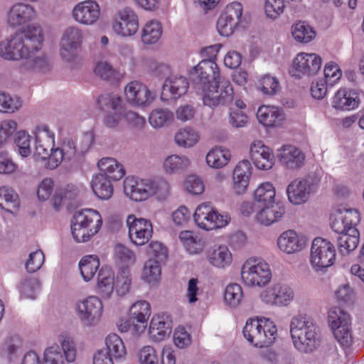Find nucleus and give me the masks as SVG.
I'll use <instances>...</instances> for the list:
<instances>
[{"mask_svg":"<svg viewBox=\"0 0 364 364\" xmlns=\"http://www.w3.org/2000/svg\"><path fill=\"white\" fill-rule=\"evenodd\" d=\"M278 158L281 164L291 170L303 166L305 155L299 148L293 145H284L278 150Z\"/></svg>","mask_w":364,"mask_h":364,"instance_id":"31","label":"nucleus"},{"mask_svg":"<svg viewBox=\"0 0 364 364\" xmlns=\"http://www.w3.org/2000/svg\"><path fill=\"white\" fill-rule=\"evenodd\" d=\"M179 240L186 251L190 255H199L203 252L205 242L203 239L191 230H183L179 233Z\"/></svg>","mask_w":364,"mask_h":364,"instance_id":"37","label":"nucleus"},{"mask_svg":"<svg viewBox=\"0 0 364 364\" xmlns=\"http://www.w3.org/2000/svg\"><path fill=\"white\" fill-rule=\"evenodd\" d=\"M125 114L124 107L117 110L107 111L102 117V123L107 128L115 129L120 126L123 119H125Z\"/></svg>","mask_w":364,"mask_h":364,"instance_id":"57","label":"nucleus"},{"mask_svg":"<svg viewBox=\"0 0 364 364\" xmlns=\"http://www.w3.org/2000/svg\"><path fill=\"white\" fill-rule=\"evenodd\" d=\"M58 341L67 362H74L76 358L77 350L73 339L65 333H61L58 336Z\"/></svg>","mask_w":364,"mask_h":364,"instance_id":"58","label":"nucleus"},{"mask_svg":"<svg viewBox=\"0 0 364 364\" xmlns=\"http://www.w3.org/2000/svg\"><path fill=\"white\" fill-rule=\"evenodd\" d=\"M360 222V213L356 209L338 206L335 208L330 215L331 229L338 233L350 232V229H357Z\"/></svg>","mask_w":364,"mask_h":364,"instance_id":"18","label":"nucleus"},{"mask_svg":"<svg viewBox=\"0 0 364 364\" xmlns=\"http://www.w3.org/2000/svg\"><path fill=\"white\" fill-rule=\"evenodd\" d=\"M100 261L96 255H87L83 256L78 263L80 275L82 279L88 282L95 276L100 270Z\"/></svg>","mask_w":364,"mask_h":364,"instance_id":"39","label":"nucleus"},{"mask_svg":"<svg viewBox=\"0 0 364 364\" xmlns=\"http://www.w3.org/2000/svg\"><path fill=\"white\" fill-rule=\"evenodd\" d=\"M137 360L139 364H159V354L154 346L147 345L139 350Z\"/></svg>","mask_w":364,"mask_h":364,"instance_id":"61","label":"nucleus"},{"mask_svg":"<svg viewBox=\"0 0 364 364\" xmlns=\"http://www.w3.org/2000/svg\"><path fill=\"white\" fill-rule=\"evenodd\" d=\"M293 38L301 43H308L316 37L313 28L304 21H298L291 27Z\"/></svg>","mask_w":364,"mask_h":364,"instance_id":"48","label":"nucleus"},{"mask_svg":"<svg viewBox=\"0 0 364 364\" xmlns=\"http://www.w3.org/2000/svg\"><path fill=\"white\" fill-rule=\"evenodd\" d=\"M350 232L341 234L338 239V248L341 254H348L354 250L359 243V232L357 229H350Z\"/></svg>","mask_w":364,"mask_h":364,"instance_id":"50","label":"nucleus"},{"mask_svg":"<svg viewBox=\"0 0 364 364\" xmlns=\"http://www.w3.org/2000/svg\"><path fill=\"white\" fill-rule=\"evenodd\" d=\"M114 278L113 272L107 268L102 267L97 276V291L103 298L111 297L114 289Z\"/></svg>","mask_w":364,"mask_h":364,"instance_id":"45","label":"nucleus"},{"mask_svg":"<svg viewBox=\"0 0 364 364\" xmlns=\"http://www.w3.org/2000/svg\"><path fill=\"white\" fill-rule=\"evenodd\" d=\"M336 259L334 245L328 240L316 237L310 247L309 262L315 272H325L333 266Z\"/></svg>","mask_w":364,"mask_h":364,"instance_id":"10","label":"nucleus"},{"mask_svg":"<svg viewBox=\"0 0 364 364\" xmlns=\"http://www.w3.org/2000/svg\"><path fill=\"white\" fill-rule=\"evenodd\" d=\"M83 35L77 27H69L63 33L60 43L80 48Z\"/></svg>","mask_w":364,"mask_h":364,"instance_id":"63","label":"nucleus"},{"mask_svg":"<svg viewBox=\"0 0 364 364\" xmlns=\"http://www.w3.org/2000/svg\"><path fill=\"white\" fill-rule=\"evenodd\" d=\"M257 118L266 127H279L283 125L285 116L282 109L275 106L262 105L257 112Z\"/></svg>","mask_w":364,"mask_h":364,"instance_id":"33","label":"nucleus"},{"mask_svg":"<svg viewBox=\"0 0 364 364\" xmlns=\"http://www.w3.org/2000/svg\"><path fill=\"white\" fill-rule=\"evenodd\" d=\"M322 65L321 57L316 53L301 52L292 60L289 68L291 76L301 79L316 75Z\"/></svg>","mask_w":364,"mask_h":364,"instance_id":"12","label":"nucleus"},{"mask_svg":"<svg viewBox=\"0 0 364 364\" xmlns=\"http://www.w3.org/2000/svg\"><path fill=\"white\" fill-rule=\"evenodd\" d=\"M333 294L338 302L343 304L353 302L356 297L355 290L350 287L349 284L340 285L334 291Z\"/></svg>","mask_w":364,"mask_h":364,"instance_id":"64","label":"nucleus"},{"mask_svg":"<svg viewBox=\"0 0 364 364\" xmlns=\"http://www.w3.org/2000/svg\"><path fill=\"white\" fill-rule=\"evenodd\" d=\"M193 217L196 225L206 231L226 227L231 221L229 213L219 212L211 203L205 202L199 204Z\"/></svg>","mask_w":364,"mask_h":364,"instance_id":"11","label":"nucleus"},{"mask_svg":"<svg viewBox=\"0 0 364 364\" xmlns=\"http://www.w3.org/2000/svg\"><path fill=\"white\" fill-rule=\"evenodd\" d=\"M128 236L131 243L134 246H143L148 243L154 233L151 220L144 218H136L130 214L126 220Z\"/></svg>","mask_w":364,"mask_h":364,"instance_id":"17","label":"nucleus"},{"mask_svg":"<svg viewBox=\"0 0 364 364\" xmlns=\"http://www.w3.org/2000/svg\"><path fill=\"white\" fill-rule=\"evenodd\" d=\"M173 119V114L166 109H155L151 111L149 121L151 126L155 129H159Z\"/></svg>","mask_w":364,"mask_h":364,"instance_id":"55","label":"nucleus"},{"mask_svg":"<svg viewBox=\"0 0 364 364\" xmlns=\"http://www.w3.org/2000/svg\"><path fill=\"white\" fill-rule=\"evenodd\" d=\"M127 102L136 107H149L156 98L155 93L143 82L133 80L124 88Z\"/></svg>","mask_w":364,"mask_h":364,"instance_id":"19","label":"nucleus"},{"mask_svg":"<svg viewBox=\"0 0 364 364\" xmlns=\"http://www.w3.org/2000/svg\"><path fill=\"white\" fill-rule=\"evenodd\" d=\"M247 341L256 347L263 348L272 345L277 336V328L273 321L265 317L250 318L243 328Z\"/></svg>","mask_w":364,"mask_h":364,"instance_id":"6","label":"nucleus"},{"mask_svg":"<svg viewBox=\"0 0 364 364\" xmlns=\"http://www.w3.org/2000/svg\"><path fill=\"white\" fill-rule=\"evenodd\" d=\"M22 107V100L18 96H11L0 91V112L14 113Z\"/></svg>","mask_w":364,"mask_h":364,"instance_id":"54","label":"nucleus"},{"mask_svg":"<svg viewBox=\"0 0 364 364\" xmlns=\"http://www.w3.org/2000/svg\"><path fill=\"white\" fill-rule=\"evenodd\" d=\"M285 214V208L280 202L259 205L254 216L255 221L263 226L279 222Z\"/></svg>","mask_w":364,"mask_h":364,"instance_id":"24","label":"nucleus"},{"mask_svg":"<svg viewBox=\"0 0 364 364\" xmlns=\"http://www.w3.org/2000/svg\"><path fill=\"white\" fill-rule=\"evenodd\" d=\"M290 333L294 347L301 352H311L318 345L316 327L305 314H299L292 318Z\"/></svg>","mask_w":364,"mask_h":364,"instance_id":"5","label":"nucleus"},{"mask_svg":"<svg viewBox=\"0 0 364 364\" xmlns=\"http://www.w3.org/2000/svg\"><path fill=\"white\" fill-rule=\"evenodd\" d=\"M277 244L280 251L287 255H292L301 252L306 247L307 239L294 230H287L279 235Z\"/></svg>","mask_w":364,"mask_h":364,"instance_id":"22","label":"nucleus"},{"mask_svg":"<svg viewBox=\"0 0 364 364\" xmlns=\"http://www.w3.org/2000/svg\"><path fill=\"white\" fill-rule=\"evenodd\" d=\"M163 26L156 19L147 21L141 30V41L144 46L156 44L162 37Z\"/></svg>","mask_w":364,"mask_h":364,"instance_id":"35","label":"nucleus"},{"mask_svg":"<svg viewBox=\"0 0 364 364\" xmlns=\"http://www.w3.org/2000/svg\"><path fill=\"white\" fill-rule=\"evenodd\" d=\"M151 314V304L146 300H138L131 305L129 316L134 323L133 331L136 334L140 335L145 331Z\"/></svg>","mask_w":364,"mask_h":364,"instance_id":"26","label":"nucleus"},{"mask_svg":"<svg viewBox=\"0 0 364 364\" xmlns=\"http://www.w3.org/2000/svg\"><path fill=\"white\" fill-rule=\"evenodd\" d=\"M122 99L117 93H105L98 97L97 105L102 111L117 110V109L123 108Z\"/></svg>","mask_w":364,"mask_h":364,"instance_id":"52","label":"nucleus"},{"mask_svg":"<svg viewBox=\"0 0 364 364\" xmlns=\"http://www.w3.org/2000/svg\"><path fill=\"white\" fill-rule=\"evenodd\" d=\"M36 16V11L33 6L16 3L9 9L6 21L10 26L15 28L33 21Z\"/></svg>","mask_w":364,"mask_h":364,"instance_id":"25","label":"nucleus"},{"mask_svg":"<svg viewBox=\"0 0 364 364\" xmlns=\"http://www.w3.org/2000/svg\"><path fill=\"white\" fill-rule=\"evenodd\" d=\"M206 259L213 267L218 269H226L233 262L232 253L225 245H214L206 252Z\"/></svg>","mask_w":364,"mask_h":364,"instance_id":"32","label":"nucleus"},{"mask_svg":"<svg viewBox=\"0 0 364 364\" xmlns=\"http://www.w3.org/2000/svg\"><path fill=\"white\" fill-rule=\"evenodd\" d=\"M172 331V321L167 314H156L151 318L149 326V333L150 338L154 342H161L167 339Z\"/></svg>","mask_w":364,"mask_h":364,"instance_id":"28","label":"nucleus"},{"mask_svg":"<svg viewBox=\"0 0 364 364\" xmlns=\"http://www.w3.org/2000/svg\"><path fill=\"white\" fill-rule=\"evenodd\" d=\"M191 77L195 75L204 82H215L223 78L220 74L219 68L215 61L212 60H202L197 65L193 67L187 72Z\"/></svg>","mask_w":364,"mask_h":364,"instance_id":"30","label":"nucleus"},{"mask_svg":"<svg viewBox=\"0 0 364 364\" xmlns=\"http://www.w3.org/2000/svg\"><path fill=\"white\" fill-rule=\"evenodd\" d=\"M75 311L83 325L95 326L100 323L102 317L104 306L98 296H88L75 303Z\"/></svg>","mask_w":364,"mask_h":364,"instance_id":"13","label":"nucleus"},{"mask_svg":"<svg viewBox=\"0 0 364 364\" xmlns=\"http://www.w3.org/2000/svg\"><path fill=\"white\" fill-rule=\"evenodd\" d=\"M328 323L341 346L344 349L350 348L353 343L350 315L340 307L333 306L328 311Z\"/></svg>","mask_w":364,"mask_h":364,"instance_id":"8","label":"nucleus"},{"mask_svg":"<svg viewBox=\"0 0 364 364\" xmlns=\"http://www.w3.org/2000/svg\"><path fill=\"white\" fill-rule=\"evenodd\" d=\"M200 140L198 130L191 127L179 129L174 135V141L179 147L190 149L195 146Z\"/></svg>","mask_w":364,"mask_h":364,"instance_id":"41","label":"nucleus"},{"mask_svg":"<svg viewBox=\"0 0 364 364\" xmlns=\"http://www.w3.org/2000/svg\"><path fill=\"white\" fill-rule=\"evenodd\" d=\"M161 278V267L156 259H149L143 266L141 279L151 287L156 286Z\"/></svg>","mask_w":364,"mask_h":364,"instance_id":"40","label":"nucleus"},{"mask_svg":"<svg viewBox=\"0 0 364 364\" xmlns=\"http://www.w3.org/2000/svg\"><path fill=\"white\" fill-rule=\"evenodd\" d=\"M253 199L259 205L277 203L276 188L269 181L259 183L253 192Z\"/></svg>","mask_w":364,"mask_h":364,"instance_id":"42","label":"nucleus"},{"mask_svg":"<svg viewBox=\"0 0 364 364\" xmlns=\"http://www.w3.org/2000/svg\"><path fill=\"white\" fill-rule=\"evenodd\" d=\"M361 102L360 94L355 90L342 87L331 98V104L338 111L349 112L357 109Z\"/></svg>","mask_w":364,"mask_h":364,"instance_id":"23","label":"nucleus"},{"mask_svg":"<svg viewBox=\"0 0 364 364\" xmlns=\"http://www.w3.org/2000/svg\"><path fill=\"white\" fill-rule=\"evenodd\" d=\"M45 261L43 251L36 249L29 253L25 261V268L27 272L33 273L41 269Z\"/></svg>","mask_w":364,"mask_h":364,"instance_id":"62","label":"nucleus"},{"mask_svg":"<svg viewBox=\"0 0 364 364\" xmlns=\"http://www.w3.org/2000/svg\"><path fill=\"white\" fill-rule=\"evenodd\" d=\"M132 277L131 270L128 268H121L117 274L114 286L119 296H124L131 290Z\"/></svg>","mask_w":364,"mask_h":364,"instance_id":"49","label":"nucleus"},{"mask_svg":"<svg viewBox=\"0 0 364 364\" xmlns=\"http://www.w3.org/2000/svg\"><path fill=\"white\" fill-rule=\"evenodd\" d=\"M253 168L250 161L242 159L237 163L232 174L231 187L236 195H243L248 189Z\"/></svg>","mask_w":364,"mask_h":364,"instance_id":"21","label":"nucleus"},{"mask_svg":"<svg viewBox=\"0 0 364 364\" xmlns=\"http://www.w3.org/2000/svg\"><path fill=\"white\" fill-rule=\"evenodd\" d=\"M45 33L38 24L28 26L0 42V56L6 60H24V70L45 73L50 64L46 55L38 53L43 46Z\"/></svg>","mask_w":364,"mask_h":364,"instance_id":"1","label":"nucleus"},{"mask_svg":"<svg viewBox=\"0 0 364 364\" xmlns=\"http://www.w3.org/2000/svg\"><path fill=\"white\" fill-rule=\"evenodd\" d=\"M201 91L203 105L211 109L228 106L233 100V87L225 77L215 82H204Z\"/></svg>","mask_w":364,"mask_h":364,"instance_id":"7","label":"nucleus"},{"mask_svg":"<svg viewBox=\"0 0 364 364\" xmlns=\"http://www.w3.org/2000/svg\"><path fill=\"white\" fill-rule=\"evenodd\" d=\"M72 16L78 23L92 26L96 23L100 18V6L95 1L85 0L74 6Z\"/></svg>","mask_w":364,"mask_h":364,"instance_id":"20","label":"nucleus"},{"mask_svg":"<svg viewBox=\"0 0 364 364\" xmlns=\"http://www.w3.org/2000/svg\"><path fill=\"white\" fill-rule=\"evenodd\" d=\"M114 259L116 263L122 268H128L134 266L137 262L135 252L122 244H117L114 247Z\"/></svg>","mask_w":364,"mask_h":364,"instance_id":"47","label":"nucleus"},{"mask_svg":"<svg viewBox=\"0 0 364 364\" xmlns=\"http://www.w3.org/2000/svg\"><path fill=\"white\" fill-rule=\"evenodd\" d=\"M93 72L97 77L107 81L115 80L119 75V72L113 68L112 65L104 60L95 63Z\"/></svg>","mask_w":364,"mask_h":364,"instance_id":"53","label":"nucleus"},{"mask_svg":"<svg viewBox=\"0 0 364 364\" xmlns=\"http://www.w3.org/2000/svg\"><path fill=\"white\" fill-rule=\"evenodd\" d=\"M103 224L101 214L92 208L77 211L71 222V234L77 243L87 242L100 230Z\"/></svg>","mask_w":364,"mask_h":364,"instance_id":"4","label":"nucleus"},{"mask_svg":"<svg viewBox=\"0 0 364 364\" xmlns=\"http://www.w3.org/2000/svg\"><path fill=\"white\" fill-rule=\"evenodd\" d=\"M105 352L113 359L123 360L127 351L122 338L117 333H109L105 339Z\"/></svg>","mask_w":364,"mask_h":364,"instance_id":"38","label":"nucleus"},{"mask_svg":"<svg viewBox=\"0 0 364 364\" xmlns=\"http://www.w3.org/2000/svg\"><path fill=\"white\" fill-rule=\"evenodd\" d=\"M294 297L293 288L281 282L272 284L259 294L261 301L272 306H287L294 300Z\"/></svg>","mask_w":364,"mask_h":364,"instance_id":"14","label":"nucleus"},{"mask_svg":"<svg viewBox=\"0 0 364 364\" xmlns=\"http://www.w3.org/2000/svg\"><path fill=\"white\" fill-rule=\"evenodd\" d=\"M97 166L102 171L101 174L109 180L119 181L125 174L123 166L114 158H102L98 161Z\"/></svg>","mask_w":364,"mask_h":364,"instance_id":"36","label":"nucleus"},{"mask_svg":"<svg viewBox=\"0 0 364 364\" xmlns=\"http://www.w3.org/2000/svg\"><path fill=\"white\" fill-rule=\"evenodd\" d=\"M31 136L26 131H18L15 136V144L18 153L22 157H28L31 154Z\"/></svg>","mask_w":364,"mask_h":364,"instance_id":"60","label":"nucleus"},{"mask_svg":"<svg viewBox=\"0 0 364 364\" xmlns=\"http://www.w3.org/2000/svg\"><path fill=\"white\" fill-rule=\"evenodd\" d=\"M34 134L33 156L36 160L47 161L48 168L55 169L63 161H70L75 157L77 149L72 139L65 138L55 147V133L47 125L38 126Z\"/></svg>","mask_w":364,"mask_h":364,"instance_id":"2","label":"nucleus"},{"mask_svg":"<svg viewBox=\"0 0 364 364\" xmlns=\"http://www.w3.org/2000/svg\"><path fill=\"white\" fill-rule=\"evenodd\" d=\"M0 207L12 214L18 212L20 207L19 197L11 186H0Z\"/></svg>","mask_w":364,"mask_h":364,"instance_id":"43","label":"nucleus"},{"mask_svg":"<svg viewBox=\"0 0 364 364\" xmlns=\"http://www.w3.org/2000/svg\"><path fill=\"white\" fill-rule=\"evenodd\" d=\"M91 187L95 195L101 200H109L114 193L111 180L103 174H97L92 178Z\"/></svg>","mask_w":364,"mask_h":364,"instance_id":"46","label":"nucleus"},{"mask_svg":"<svg viewBox=\"0 0 364 364\" xmlns=\"http://www.w3.org/2000/svg\"><path fill=\"white\" fill-rule=\"evenodd\" d=\"M191 164V161L187 156L171 154L164 159L162 168L166 173L173 174L185 171Z\"/></svg>","mask_w":364,"mask_h":364,"instance_id":"44","label":"nucleus"},{"mask_svg":"<svg viewBox=\"0 0 364 364\" xmlns=\"http://www.w3.org/2000/svg\"><path fill=\"white\" fill-rule=\"evenodd\" d=\"M250 155L255 167L259 170H269L274 164L272 151L261 141H255L251 144Z\"/></svg>","mask_w":364,"mask_h":364,"instance_id":"29","label":"nucleus"},{"mask_svg":"<svg viewBox=\"0 0 364 364\" xmlns=\"http://www.w3.org/2000/svg\"><path fill=\"white\" fill-rule=\"evenodd\" d=\"M188 80L181 75H171L164 81L161 98L167 101L170 99L177 100L184 95L188 90Z\"/></svg>","mask_w":364,"mask_h":364,"instance_id":"27","label":"nucleus"},{"mask_svg":"<svg viewBox=\"0 0 364 364\" xmlns=\"http://www.w3.org/2000/svg\"><path fill=\"white\" fill-rule=\"evenodd\" d=\"M183 188L186 192L192 196H199L204 193L205 186L199 176L189 175L183 181Z\"/></svg>","mask_w":364,"mask_h":364,"instance_id":"59","label":"nucleus"},{"mask_svg":"<svg viewBox=\"0 0 364 364\" xmlns=\"http://www.w3.org/2000/svg\"><path fill=\"white\" fill-rule=\"evenodd\" d=\"M112 28L114 33L122 38L134 36L139 28L136 12L130 7H124L115 14Z\"/></svg>","mask_w":364,"mask_h":364,"instance_id":"16","label":"nucleus"},{"mask_svg":"<svg viewBox=\"0 0 364 364\" xmlns=\"http://www.w3.org/2000/svg\"><path fill=\"white\" fill-rule=\"evenodd\" d=\"M124 192L130 199L141 202L151 197L165 200L170 195L171 186L164 178L138 179L127 178L124 181Z\"/></svg>","mask_w":364,"mask_h":364,"instance_id":"3","label":"nucleus"},{"mask_svg":"<svg viewBox=\"0 0 364 364\" xmlns=\"http://www.w3.org/2000/svg\"><path fill=\"white\" fill-rule=\"evenodd\" d=\"M319 183V178L313 176H308L302 179H294L287 188L289 201L293 205L306 203L311 194L317 191Z\"/></svg>","mask_w":364,"mask_h":364,"instance_id":"15","label":"nucleus"},{"mask_svg":"<svg viewBox=\"0 0 364 364\" xmlns=\"http://www.w3.org/2000/svg\"><path fill=\"white\" fill-rule=\"evenodd\" d=\"M240 276L242 283L247 287H263L270 282L272 271L263 259L252 257L242 264Z\"/></svg>","mask_w":364,"mask_h":364,"instance_id":"9","label":"nucleus"},{"mask_svg":"<svg viewBox=\"0 0 364 364\" xmlns=\"http://www.w3.org/2000/svg\"><path fill=\"white\" fill-rule=\"evenodd\" d=\"M223 297L226 306L230 308L237 307L243 299L242 287L235 283L228 284L225 289Z\"/></svg>","mask_w":364,"mask_h":364,"instance_id":"51","label":"nucleus"},{"mask_svg":"<svg viewBox=\"0 0 364 364\" xmlns=\"http://www.w3.org/2000/svg\"><path fill=\"white\" fill-rule=\"evenodd\" d=\"M19 289L22 296L34 299L41 291V282L36 277L25 278L22 280Z\"/></svg>","mask_w":364,"mask_h":364,"instance_id":"56","label":"nucleus"},{"mask_svg":"<svg viewBox=\"0 0 364 364\" xmlns=\"http://www.w3.org/2000/svg\"><path fill=\"white\" fill-rule=\"evenodd\" d=\"M232 154L225 146L215 145L211 147L205 155V164L212 169H221L230 162Z\"/></svg>","mask_w":364,"mask_h":364,"instance_id":"34","label":"nucleus"}]
</instances>
